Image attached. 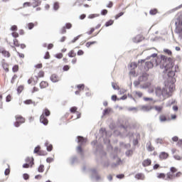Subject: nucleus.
<instances>
[{
	"instance_id": "31",
	"label": "nucleus",
	"mask_w": 182,
	"mask_h": 182,
	"mask_svg": "<svg viewBox=\"0 0 182 182\" xmlns=\"http://www.w3.org/2000/svg\"><path fill=\"white\" fill-rule=\"evenodd\" d=\"M125 155L127 157H130V156L133 155V149H129L125 152Z\"/></svg>"
},
{
	"instance_id": "51",
	"label": "nucleus",
	"mask_w": 182,
	"mask_h": 182,
	"mask_svg": "<svg viewBox=\"0 0 182 182\" xmlns=\"http://www.w3.org/2000/svg\"><path fill=\"white\" fill-rule=\"evenodd\" d=\"M43 59H50V54H49V51L46 52Z\"/></svg>"
},
{
	"instance_id": "53",
	"label": "nucleus",
	"mask_w": 182,
	"mask_h": 182,
	"mask_svg": "<svg viewBox=\"0 0 182 182\" xmlns=\"http://www.w3.org/2000/svg\"><path fill=\"white\" fill-rule=\"evenodd\" d=\"M161 91L162 92V95L164 96V95H168V92L167 91V89L163 87Z\"/></svg>"
},
{
	"instance_id": "29",
	"label": "nucleus",
	"mask_w": 182,
	"mask_h": 182,
	"mask_svg": "<svg viewBox=\"0 0 182 182\" xmlns=\"http://www.w3.org/2000/svg\"><path fill=\"white\" fill-rule=\"evenodd\" d=\"M111 110L112 109L110 108L105 109L102 112V116H106L107 114H109V113H110Z\"/></svg>"
},
{
	"instance_id": "52",
	"label": "nucleus",
	"mask_w": 182,
	"mask_h": 182,
	"mask_svg": "<svg viewBox=\"0 0 182 182\" xmlns=\"http://www.w3.org/2000/svg\"><path fill=\"white\" fill-rule=\"evenodd\" d=\"M97 16H100V14H90L88 16L89 19H93L96 18Z\"/></svg>"
},
{
	"instance_id": "15",
	"label": "nucleus",
	"mask_w": 182,
	"mask_h": 182,
	"mask_svg": "<svg viewBox=\"0 0 182 182\" xmlns=\"http://www.w3.org/2000/svg\"><path fill=\"white\" fill-rule=\"evenodd\" d=\"M41 4H42L41 0H33V8H37V6H40Z\"/></svg>"
},
{
	"instance_id": "40",
	"label": "nucleus",
	"mask_w": 182,
	"mask_h": 182,
	"mask_svg": "<svg viewBox=\"0 0 182 182\" xmlns=\"http://www.w3.org/2000/svg\"><path fill=\"white\" fill-rule=\"evenodd\" d=\"M157 178H163V179L166 178V173H158Z\"/></svg>"
},
{
	"instance_id": "4",
	"label": "nucleus",
	"mask_w": 182,
	"mask_h": 182,
	"mask_svg": "<svg viewBox=\"0 0 182 182\" xmlns=\"http://www.w3.org/2000/svg\"><path fill=\"white\" fill-rule=\"evenodd\" d=\"M16 122L14 123L15 127H19L22 124L25 123V118L21 115H16Z\"/></svg>"
},
{
	"instance_id": "23",
	"label": "nucleus",
	"mask_w": 182,
	"mask_h": 182,
	"mask_svg": "<svg viewBox=\"0 0 182 182\" xmlns=\"http://www.w3.org/2000/svg\"><path fill=\"white\" fill-rule=\"evenodd\" d=\"M175 26H182V20L180 17H178L176 20H175Z\"/></svg>"
},
{
	"instance_id": "44",
	"label": "nucleus",
	"mask_w": 182,
	"mask_h": 182,
	"mask_svg": "<svg viewBox=\"0 0 182 182\" xmlns=\"http://www.w3.org/2000/svg\"><path fill=\"white\" fill-rule=\"evenodd\" d=\"M14 46H16L17 48H19L21 46V44H19L18 39L15 38L14 40Z\"/></svg>"
},
{
	"instance_id": "56",
	"label": "nucleus",
	"mask_w": 182,
	"mask_h": 182,
	"mask_svg": "<svg viewBox=\"0 0 182 182\" xmlns=\"http://www.w3.org/2000/svg\"><path fill=\"white\" fill-rule=\"evenodd\" d=\"M124 15V12H120L115 16V19H119L120 16H123Z\"/></svg>"
},
{
	"instance_id": "6",
	"label": "nucleus",
	"mask_w": 182,
	"mask_h": 182,
	"mask_svg": "<svg viewBox=\"0 0 182 182\" xmlns=\"http://www.w3.org/2000/svg\"><path fill=\"white\" fill-rule=\"evenodd\" d=\"M90 171L92 173L91 178H95L97 181H99L100 176L97 174V170L96 168H92L90 169Z\"/></svg>"
},
{
	"instance_id": "63",
	"label": "nucleus",
	"mask_w": 182,
	"mask_h": 182,
	"mask_svg": "<svg viewBox=\"0 0 182 182\" xmlns=\"http://www.w3.org/2000/svg\"><path fill=\"white\" fill-rule=\"evenodd\" d=\"M101 15L103 16H105V15H107V9H102L101 11Z\"/></svg>"
},
{
	"instance_id": "28",
	"label": "nucleus",
	"mask_w": 182,
	"mask_h": 182,
	"mask_svg": "<svg viewBox=\"0 0 182 182\" xmlns=\"http://www.w3.org/2000/svg\"><path fill=\"white\" fill-rule=\"evenodd\" d=\"M75 163H77V156H73L70 159V164L73 166Z\"/></svg>"
},
{
	"instance_id": "61",
	"label": "nucleus",
	"mask_w": 182,
	"mask_h": 182,
	"mask_svg": "<svg viewBox=\"0 0 182 182\" xmlns=\"http://www.w3.org/2000/svg\"><path fill=\"white\" fill-rule=\"evenodd\" d=\"M164 52L165 53H167V55H168L169 56H171V55H172L171 51L170 50L167 49V48L164 49Z\"/></svg>"
},
{
	"instance_id": "18",
	"label": "nucleus",
	"mask_w": 182,
	"mask_h": 182,
	"mask_svg": "<svg viewBox=\"0 0 182 182\" xmlns=\"http://www.w3.org/2000/svg\"><path fill=\"white\" fill-rule=\"evenodd\" d=\"M51 82H53V83H56L57 82H59V80H58V75H56L55 74H53L50 77Z\"/></svg>"
},
{
	"instance_id": "55",
	"label": "nucleus",
	"mask_w": 182,
	"mask_h": 182,
	"mask_svg": "<svg viewBox=\"0 0 182 182\" xmlns=\"http://www.w3.org/2000/svg\"><path fill=\"white\" fill-rule=\"evenodd\" d=\"M24 105H32V103H33V102L32 101V100H26L23 102Z\"/></svg>"
},
{
	"instance_id": "47",
	"label": "nucleus",
	"mask_w": 182,
	"mask_h": 182,
	"mask_svg": "<svg viewBox=\"0 0 182 182\" xmlns=\"http://www.w3.org/2000/svg\"><path fill=\"white\" fill-rule=\"evenodd\" d=\"M82 35H78L72 40L71 43H75L77 41H79V38H80Z\"/></svg>"
},
{
	"instance_id": "30",
	"label": "nucleus",
	"mask_w": 182,
	"mask_h": 182,
	"mask_svg": "<svg viewBox=\"0 0 182 182\" xmlns=\"http://www.w3.org/2000/svg\"><path fill=\"white\" fill-rule=\"evenodd\" d=\"M114 23V21L113 20H109L108 21H107L105 24V26H106V28L109 27V26H112V25Z\"/></svg>"
},
{
	"instance_id": "19",
	"label": "nucleus",
	"mask_w": 182,
	"mask_h": 182,
	"mask_svg": "<svg viewBox=\"0 0 182 182\" xmlns=\"http://www.w3.org/2000/svg\"><path fill=\"white\" fill-rule=\"evenodd\" d=\"M151 86V83L150 82H146L144 85H140L141 89H149V87Z\"/></svg>"
},
{
	"instance_id": "43",
	"label": "nucleus",
	"mask_w": 182,
	"mask_h": 182,
	"mask_svg": "<svg viewBox=\"0 0 182 182\" xmlns=\"http://www.w3.org/2000/svg\"><path fill=\"white\" fill-rule=\"evenodd\" d=\"M10 30L12 31V32H16V31H18V26L16 25H14L11 27Z\"/></svg>"
},
{
	"instance_id": "32",
	"label": "nucleus",
	"mask_w": 182,
	"mask_h": 182,
	"mask_svg": "<svg viewBox=\"0 0 182 182\" xmlns=\"http://www.w3.org/2000/svg\"><path fill=\"white\" fill-rule=\"evenodd\" d=\"M95 43H97V41H90L86 43L85 46L87 48H90V46H92V45H95Z\"/></svg>"
},
{
	"instance_id": "7",
	"label": "nucleus",
	"mask_w": 182,
	"mask_h": 182,
	"mask_svg": "<svg viewBox=\"0 0 182 182\" xmlns=\"http://www.w3.org/2000/svg\"><path fill=\"white\" fill-rule=\"evenodd\" d=\"M139 82H147L149 80V74L147 73H144L141 76L138 77Z\"/></svg>"
},
{
	"instance_id": "54",
	"label": "nucleus",
	"mask_w": 182,
	"mask_h": 182,
	"mask_svg": "<svg viewBox=\"0 0 182 182\" xmlns=\"http://www.w3.org/2000/svg\"><path fill=\"white\" fill-rule=\"evenodd\" d=\"M140 83H141V81H140L139 80H135V81H134V86L135 87H137V86H139V85H140Z\"/></svg>"
},
{
	"instance_id": "42",
	"label": "nucleus",
	"mask_w": 182,
	"mask_h": 182,
	"mask_svg": "<svg viewBox=\"0 0 182 182\" xmlns=\"http://www.w3.org/2000/svg\"><path fill=\"white\" fill-rule=\"evenodd\" d=\"M154 109H155V110H156V112H159V113H160V112H161V110H163V107L156 105L154 107Z\"/></svg>"
},
{
	"instance_id": "45",
	"label": "nucleus",
	"mask_w": 182,
	"mask_h": 182,
	"mask_svg": "<svg viewBox=\"0 0 182 182\" xmlns=\"http://www.w3.org/2000/svg\"><path fill=\"white\" fill-rule=\"evenodd\" d=\"M39 150H41V146H37L33 151L35 154H38L39 153Z\"/></svg>"
},
{
	"instance_id": "36",
	"label": "nucleus",
	"mask_w": 182,
	"mask_h": 182,
	"mask_svg": "<svg viewBox=\"0 0 182 182\" xmlns=\"http://www.w3.org/2000/svg\"><path fill=\"white\" fill-rule=\"evenodd\" d=\"M27 27H28V29H29V31H32V28H35V23H27Z\"/></svg>"
},
{
	"instance_id": "1",
	"label": "nucleus",
	"mask_w": 182,
	"mask_h": 182,
	"mask_svg": "<svg viewBox=\"0 0 182 182\" xmlns=\"http://www.w3.org/2000/svg\"><path fill=\"white\" fill-rule=\"evenodd\" d=\"M160 63H162V65H160L161 69H164V73H166L170 69L174 68V63L171 58L161 55V58H153L150 61L145 62V69L147 70H149V69H153L154 66L157 67Z\"/></svg>"
},
{
	"instance_id": "8",
	"label": "nucleus",
	"mask_w": 182,
	"mask_h": 182,
	"mask_svg": "<svg viewBox=\"0 0 182 182\" xmlns=\"http://www.w3.org/2000/svg\"><path fill=\"white\" fill-rule=\"evenodd\" d=\"M66 29H72V24L70 23H66L64 26L61 28L60 33L63 35L66 33Z\"/></svg>"
},
{
	"instance_id": "38",
	"label": "nucleus",
	"mask_w": 182,
	"mask_h": 182,
	"mask_svg": "<svg viewBox=\"0 0 182 182\" xmlns=\"http://www.w3.org/2000/svg\"><path fill=\"white\" fill-rule=\"evenodd\" d=\"M53 10L54 11H58V9H59V2H55L54 4H53Z\"/></svg>"
},
{
	"instance_id": "21",
	"label": "nucleus",
	"mask_w": 182,
	"mask_h": 182,
	"mask_svg": "<svg viewBox=\"0 0 182 182\" xmlns=\"http://www.w3.org/2000/svg\"><path fill=\"white\" fill-rule=\"evenodd\" d=\"M45 146L46 147L47 149V151H50L51 150L53 149V146H52V144H49V142L48 141H46L45 143Z\"/></svg>"
},
{
	"instance_id": "2",
	"label": "nucleus",
	"mask_w": 182,
	"mask_h": 182,
	"mask_svg": "<svg viewBox=\"0 0 182 182\" xmlns=\"http://www.w3.org/2000/svg\"><path fill=\"white\" fill-rule=\"evenodd\" d=\"M75 140L79 144L77 146V153H80V154L81 155V157H83L84 155H83V149H82V146L85 144L87 139L82 136H77V139Z\"/></svg>"
},
{
	"instance_id": "37",
	"label": "nucleus",
	"mask_w": 182,
	"mask_h": 182,
	"mask_svg": "<svg viewBox=\"0 0 182 182\" xmlns=\"http://www.w3.org/2000/svg\"><path fill=\"white\" fill-rule=\"evenodd\" d=\"M18 70H19V65H15L12 68V71L14 72V73H16V72H18Z\"/></svg>"
},
{
	"instance_id": "9",
	"label": "nucleus",
	"mask_w": 182,
	"mask_h": 182,
	"mask_svg": "<svg viewBox=\"0 0 182 182\" xmlns=\"http://www.w3.org/2000/svg\"><path fill=\"white\" fill-rule=\"evenodd\" d=\"M174 178H176L174 176V173H172L171 172H168L166 173V178H165V180L166 181H173Z\"/></svg>"
},
{
	"instance_id": "58",
	"label": "nucleus",
	"mask_w": 182,
	"mask_h": 182,
	"mask_svg": "<svg viewBox=\"0 0 182 182\" xmlns=\"http://www.w3.org/2000/svg\"><path fill=\"white\" fill-rule=\"evenodd\" d=\"M149 14L150 15H156L157 14V10L156 9L150 10Z\"/></svg>"
},
{
	"instance_id": "48",
	"label": "nucleus",
	"mask_w": 182,
	"mask_h": 182,
	"mask_svg": "<svg viewBox=\"0 0 182 182\" xmlns=\"http://www.w3.org/2000/svg\"><path fill=\"white\" fill-rule=\"evenodd\" d=\"M112 87L114 89V90H119L120 87L119 86H116V84L114 82H112Z\"/></svg>"
},
{
	"instance_id": "12",
	"label": "nucleus",
	"mask_w": 182,
	"mask_h": 182,
	"mask_svg": "<svg viewBox=\"0 0 182 182\" xmlns=\"http://www.w3.org/2000/svg\"><path fill=\"white\" fill-rule=\"evenodd\" d=\"M168 158V154H167V152L162 151L159 154V159L161 160H166Z\"/></svg>"
},
{
	"instance_id": "22",
	"label": "nucleus",
	"mask_w": 182,
	"mask_h": 182,
	"mask_svg": "<svg viewBox=\"0 0 182 182\" xmlns=\"http://www.w3.org/2000/svg\"><path fill=\"white\" fill-rule=\"evenodd\" d=\"M48 84L46 81H41L40 83L41 89H45V87H48Z\"/></svg>"
},
{
	"instance_id": "46",
	"label": "nucleus",
	"mask_w": 182,
	"mask_h": 182,
	"mask_svg": "<svg viewBox=\"0 0 182 182\" xmlns=\"http://www.w3.org/2000/svg\"><path fill=\"white\" fill-rule=\"evenodd\" d=\"M170 173H171L172 174H174V173H177V169L176 168V167L174 166L171 167Z\"/></svg>"
},
{
	"instance_id": "64",
	"label": "nucleus",
	"mask_w": 182,
	"mask_h": 182,
	"mask_svg": "<svg viewBox=\"0 0 182 182\" xmlns=\"http://www.w3.org/2000/svg\"><path fill=\"white\" fill-rule=\"evenodd\" d=\"M38 77H43V76H45V72H43V71H40L39 73H38Z\"/></svg>"
},
{
	"instance_id": "5",
	"label": "nucleus",
	"mask_w": 182,
	"mask_h": 182,
	"mask_svg": "<svg viewBox=\"0 0 182 182\" xmlns=\"http://www.w3.org/2000/svg\"><path fill=\"white\" fill-rule=\"evenodd\" d=\"M33 161H34L33 157H31V159H30L29 157H27L26 159V163L23 164V168H29V167H32V166H33V164H35Z\"/></svg>"
},
{
	"instance_id": "17",
	"label": "nucleus",
	"mask_w": 182,
	"mask_h": 182,
	"mask_svg": "<svg viewBox=\"0 0 182 182\" xmlns=\"http://www.w3.org/2000/svg\"><path fill=\"white\" fill-rule=\"evenodd\" d=\"M156 95L158 97H161V96H164L163 95V92L161 91V87H157L156 89Z\"/></svg>"
},
{
	"instance_id": "27",
	"label": "nucleus",
	"mask_w": 182,
	"mask_h": 182,
	"mask_svg": "<svg viewBox=\"0 0 182 182\" xmlns=\"http://www.w3.org/2000/svg\"><path fill=\"white\" fill-rule=\"evenodd\" d=\"M2 68L5 72H9V68H8V63L2 62Z\"/></svg>"
},
{
	"instance_id": "24",
	"label": "nucleus",
	"mask_w": 182,
	"mask_h": 182,
	"mask_svg": "<svg viewBox=\"0 0 182 182\" xmlns=\"http://www.w3.org/2000/svg\"><path fill=\"white\" fill-rule=\"evenodd\" d=\"M175 33H181L182 32V26H175Z\"/></svg>"
},
{
	"instance_id": "39",
	"label": "nucleus",
	"mask_w": 182,
	"mask_h": 182,
	"mask_svg": "<svg viewBox=\"0 0 182 182\" xmlns=\"http://www.w3.org/2000/svg\"><path fill=\"white\" fill-rule=\"evenodd\" d=\"M127 110H128V112H137L138 109L136 107H129L127 109Z\"/></svg>"
},
{
	"instance_id": "60",
	"label": "nucleus",
	"mask_w": 182,
	"mask_h": 182,
	"mask_svg": "<svg viewBox=\"0 0 182 182\" xmlns=\"http://www.w3.org/2000/svg\"><path fill=\"white\" fill-rule=\"evenodd\" d=\"M137 65H139L137 63H132L130 66L132 69H136V68H137Z\"/></svg>"
},
{
	"instance_id": "57",
	"label": "nucleus",
	"mask_w": 182,
	"mask_h": 182,
	"mask_svg": "<svg viewBox=\"0 0 182 182\" xmlns=\"http://www.w3.org/2000/svg\"><path fill=\"white\" fill-rule=\"evenodd\" d=\"M11 36H13V38H15V39H16V38H19V33L16 32L11 33Z\"/></svg>"
},
{
	"instance_id": "25",
	"label": "nucleus",
	"mask_w": 182,
	"mask_h": 182,
	"mask_svg": "<svg viewBox=\"0 0 182 182\" xmlns=\"http://www.w3.org/2000/svg\"><path fill=\"white\" fill-rule=\"evenodd\" d=\"M168 77H174L176 76V72L173 70H168L167 73Z\"/></svg>"
},
{
	"instance_id": "62",
	"label": "nucleus",
	"mask_w": 182,
	"mask_h": 182,
	"mask_svg": "<svg viewBox=\"0 0 182 182\" xmlns=\"http://www.w3.org/2000/svg\"><path fill=\"white\" fill-rule=\"evenodd\" d=\"M23 180H29V174L23 173Z\"/></svg>"
},
{
	"instance_id": "59",
	"label": "nucleus",
	"mask_w": 182,
	"mask_h": 182,
	"mask_svg": "<svg viewBox=\"0 0 182 182\" xmlns=\"http://www.w3.org/2000/svg\"><path fill=\"white\" fill-rule=\"evenodd\" d=\"M69 69H70V67L68 65H64L63 68V70H64V72H68V70H69Z\"/></svg>"
},
{
	"instance_id": "26",
	"label": "nucleus",
	"mask_w": 182,
	"mask_h": 182,
	"mask_svg": "<svg viewBox=\"0 0 182 182\" xmlns=\"http://www.w3.org/2000/svg\"><path fill=\"white\" fill-rule=\"evenodd\" d=\"M151 58H153V59H156V58H157V53H154L153 54H151L149 56H147L145 59V60H150V59H151Z\"/></svg>"
},
{
	"instance_id": "14",
	"label": "nucleus",
	"mask_w": 182,
	"mask_h": 182,
	"mask_svg": "<svg viewBox=\"0 0 182 182\" xmlns=\"http://www.w3.org/2000/svg\"><path fill=\"white\" fill-rule=\"evenodd\" d=\"M151 159H145L142 162V166L143 167H148V166H151Z\"/></svg>"
},
{
	"instance_id": "50",
	"label": "nucleus",
	"mask_w": 182,
	"mask_h": 182,
	"mask_svg": "<svg viewBox=\"0 0 182 182\" xmlns=\"http://www.w3.org/2000/svg\"><path fill=\"white\" fill-rule=\"evenodd\" d=\"M57 59H62L63 58V54L62 53L55 54V56Z\"/></svg>"
},
{
	"instance_id": "20",
	"label": "nucleus",
	"mask_w": 182,
	"mask_h": 182,
	"mask_svg": "<svg viewBox=\"0 0 182 182\" xmlns=\"http://www.w3.org/2000/svg\"><path fill=\"white\" fill-rule=\"evenodd\" d=\"M135 178H136L137 180H144V174L141 173H136L135 175Z\"/></svg>"
},
{
	"instance_id": "10",
	"label": "nucleus",
	"mask_w": 182,
	"mask_h": 182,
	"mask_svg": "<svg viewBox=\"0 0 182 182\" xmlns=\"http://www.w3.org/2000/svg\"><path fill=\"white\" fill-rule=\"evenodd\" d=\"M0 53L5 58H11V53H9V51H6L4 48H0Z\"/></svg>"
},
{
	"instance_id": "3",
	"label": "nucleus",
	"mask_w": 182,
	"mask_h": 182,
	"mask_svg": "<svg viewBox=\"0 0 182 182\" xmlns=\"http://www.w3.org/2000/svg\"><path fill=\"white\" fill-rule=\"evenodd\" d=\"M49 116H50V111H49L48 108H46L40 117V122L42 123V124H44V126H48L49 122L48 121L47 117Z\"/></svg>"
},
{
	"instance_id": "41",
	"label": "nucleus",
	"mask_w": 182,
	"mask_h": 182,
	"mask_svg": "<svg viewBox=\"0 0 182 182\" xmlns=\"http://www.w3.org/2000/svg\"><path fill=\"white\" fill-rule=\"evenodd\" d=\"M22 90H23V85L18 86L17 88V93H18V95H21V93H22Z\"/></svg>"
},
{
	"instance_id": "13",
	"label": "nucleus",
	"mask_w": 182,
	"mask_h": 182,
	"mask_svg": "<svg viewBox=\"0 0 182 182\" xmlns=\"http://www.w3.org/2000/svg\"><path fill=\"white\" fill-rule=\"evenodd\" d=\"M141 109L143 112H150V110H153L154 107L152 106L143 105Z\"/></svg>"
},
{
	"instance_id": "49",
	"label": "nucleus",
	"mask_w": 182,
	"mask_h": 182,
	"mask_svg": "<svg viewBox=\"0 0 182 182\" xmlns=\"http://www.w3.org/2000/svg\"><path fill=\"white\" fill-rule=\"evenodd\" d=\"M77 107H73L70 109V112L71 113H76L77 112Z\"/></svg>"
},
{
	"instance_id": "33",
	"label": "nucleus",
	"mask_w": 182,
	"mask_h": 182,
	"mask_svg": "<svg viewBox=\"0 0 182 182\" xmlns=\"http://www.w3.org/2000/svg\"><path fill=\"white\" fill-rule=\"evenodd\" d=\"M75 56H76V53H75V51L73 50H71L68 53V57L69 58H75Z\"/></svg>"
},
{
	"instance_id": "34",
	"label": "nucleus",
	"mask_w": 182,
	"mask_h": 182,
	"mask_svg": "<svg viewBox=\"0 0 182 182\" xmlns=\"http://www.w3.org/2000/svg\"><path fill=\"white\" fill-rule=\"evenodd\" d=\"M146 145L148 146L147 150L148 151H154V147L151 146V143H147Z\"/></svg>"
},
{
	"instance_id": "16",
	"label": "nucleus",
	"mask_w": 182,
	"mask_h": 182,
	"mask_svg": "<svg viewBox=\"0 0 182 182\" xmlns=\"http://www.w3.org/2000/svg\"><path fill=\"white\" fill-rule=\"evenodd\" d=\"M168 120H170V119H167V117L164 114H161L159 116V121L161 122V123H164V122H168Z\"/></svg>"
},
{
	"instance_id": "11",
	"label": "nucleus",
	"mask_w": 182,
	"mask_h": 182,
	"mask_svg": "<svg viewBox=\"0 0 182 182\" xmlns=\"http://www.w3.org/2000/svg\"><path fill=\"white\" fill-rule=\"evenodd\" d=\"M132 41L134 43H139V42H141V41H143V36H141V35H138L136 37H134L132 38Z\"/></svg>"
},
{
	"instance_id": "35",
	"label": "nucleus",
	"mask_w": 182,
	"mask_h": 182,
	"mask_svg": "<svg viewBox=\"0 0 182 182\" xmlns=\"http://www.w3.org/2000/svg\"><path fill=\"white\" fill-rule=\"evenodd\" d=\"M38 173H43L45 171V166L44 165H40L38 168Z\"/></svg>"
}]
</instances>
